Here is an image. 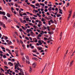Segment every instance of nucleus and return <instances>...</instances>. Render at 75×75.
<instances>
[{"label":"nucleus","mask_w":75,"mask_h":75,"mask_svg":"<svg viewBox=\"0 0 75 75\" xmlns=\"http://www.w3.org/2000/svg\"><path fill=\"white\" fill-rule=\"evenodd\" d=\"M16 41H17V43H18V44L20 45V41H19V40H18L17 39V40H16Z\"/></svg>","instance_id":"15"},{"label":"nucleus","mask_w":75,"mask_h":75,"mask_svg":"<svg viewBox=\"0 0 75 75\" xmlns=\"http://www.w3.org/2000/svg\"><path fill=\"white\" fill-rule=\"evenodd\" d=\"M33 52H37L36 50H34L33 51Z\"/></svg>","instance_id":"50"},{"label":"nucleus","mask_w":75,"mask_h":75,"mask_svg":"<svg viewBox=\"0 0 75 75\" xmlns=\"http://www.w3.org/2000/svg\"><path fill=\"white\" fill-rule=\"evenodd\" d=\"M30 69H29V72L30 73L32 71V68H31V66H30Z\"/></svg>","instance_id":"8"},{"label":"nucleus","mask_w":75,"mask_h":75,"mask_svg":"<svg viewBox=\"0 0 75 75\" xmlns=\"http://www.w3.org/2000/svg\"><path fill=\"white\" fill-rule=\"evenodd\" d=\"M27 33H30V30L29 29H27Z\"/></svg>","instance_id":"26"},{"label":"nucleus","mask_w":75,"mask_h":75,"mask_svg":"<svg viewBox=\"0 0 75 75\" xmlns=\"http://www.w3.org/2000/svg\"><path fill=\"white\" fill-rule=\"evenodd\" d=\"M7 17H10L11 16L9 14V13H8L7 14Z\"/></svg>","instance_id":"14"},{"label":"nucleus","mask_w":75,"mask_h":75,"mask_svg":"<svg viewBox=\"0 0 75 75\" xmlns=\"http://www.w3.org/2000/svg\"><path fill=\"white\" fill-rule=\"evenodd\" d=\"M25 57L27 59V60H29V57H28V56H26Z\"/></svg>","instance_id":"17"},{"label":"nucleus","mask_w":75,"mask_h":75,"mask_svg":"<svg viewBox=\"0 0 75 75\" xmlns=\"http://www.w3.org/2000/svg\"><path fill=\"white\" fill-rule=\"evenodd\" d=\"M15 34H16V35H17V36H18V34H17V32H15Z\"/></svg>","instance_id":"52"},{"label":"nucleus","mask_w":75,"mask_h":75,"mask_svg":"<svg viewBox=\"0 0 75 75\" xmlns=\"http://www.w3.org/2000/svg\"><path fill=\"white\" fill-rule=\"evenodd\" d=\"M4 64H5V65H7V62H4Z\"/></svg>","instance_id":"53"},{"label":"nucleus","mask_w":75,"mask_h":75,"mask_svg":"<svg viewBox=\"0 0 75 75\" xmlns=\"http://www.w3.org/2000/svg\"><path fill=\"white\" fill-rule=\"evenodd\" d=\"M26 20L28 22V21L29 20V18H26Z\"/></svg>","instance_id":"30"},{"label":"nucleus","mask_w":75,"mask_h":75,"mask_svg":"<svg viewBox=\"0 0 75 75\" xmlns=\"http://www.w3.org/2000/svg\"><path fill=\"white\" fill-rule=\"evenodd\" d=\"M68 52V50H67L66 52V54H65V55H67V54Z\"/></svg>","instance_id":"40"},{"label":"nucleus","mask_w":75,"mask_h":75,"mask_svg":"<svg viewBox=\"0 0 75 75\" xmlns=\"http://www.w3.org/2000/svg\"><path fill=\"white\" fill-rule=\"evenodd\" d=\"M20 42L21 43V44H23V41L22 40H20Z\"/></svg>","instance_id":"19"},{"label":"nucleus","mask_w":75,"mask_h":75,"mask_svg":"<svg viewBox=\"0 0 75 75\" xmlns=\"http://www.w3.org/2000/svg\"><path fill=\"white\" fill-rule=\"evenodd\" d=\"M32 59H34L35 61H37V60H38V59L35 57L33 58H32Z\"/></svg>","instance_id":"16"},{"label":"nucleus","mask_w":75,"mask_h":75,"mask_svg":"<svg viewBox=\"0 0 75 75\" xmlns=\"http://www.w3.org/2000/svg\"><path fill=\"white\" fill-rule=\"evenodd\" d=\"M51 8H52V7H50V8L48 9V10L49 11H51Z\"/></svg>","instance_id":"25"},{"label":"nucleus","mask_w":75,"mask_h":75,"mask_svg":"<svg viewBox=\"0 0 75 75\" xmlns=\"http://www.w3.org/2000/svg\"><path fill=\"white\" fill-rule=\"evenodd\" d=\"M40 37H37V39H38V40H41V39H40Z\"/></svg>","instance_id":"60"},{"label":"nucleus","mask_w":75,"mask_h":75,"mask_svg":"<svg viewBox=\"0 0 75 75\" xmlns=\"http://www.w3.org/2000/svg\"><path fill=\"white\" fill-rule=\"evenodd\" d=\"M40 4L41 6H45V4H41V3H40Z\"/></svg>","instance_id":"23"},{"label":"nucleus","mask_w":75,"mask_h":75,"mask_svg":"<svg viewBox=\"0 0 75 75\" xmlns=\"http://www.w3.org/2000/svg\"><path fill=\"white\" fill-rule=\"evenodd\" d=\"M18 66L19 67H21V65L19 63V62H18V61L17 64H16L15 66V69H17V67H18Z\"/></svg>","instance_id":"1"},{"label":"nucleus","mask_w":75,"mask_h":75,"mask_svg":"<svg viewBox=\"0 0 75 75\" xmlns=\"http://www.w3.org/2000/svg\"><path fill=\"white\" fill-rule=\"evenodd\" d=\"M4 17V18H5V19H6V20H7V18L6 16H3L2 17Z\"/></svg>","instance_id":"28"},{"label":"nucleus","mask_w":75,"mask_h":75,"mask_svg":"<svg viewBox=\"0 0 75 75\" xmlns=\"http://www.w3.org/2000/svg\"><path fill=\"white\" fill-rule=\"evenodd\" d=\"M52 10H53V11H54V10H55V8H52Z\"/></svg>","instance_id":"63"},{"label":"nucleus","mask_w":75,"mask_h":75,"mask_svg":"<svg viewBox=\"0 0 75 75\" xmlns=\"http://www.w3.org/2000/svg\"><path fill=\"white\" fill-rule=\"evenodd\" d=\"M71 14H69L68 18L67 19L68 20H69V18L71 17Z\"/></svg>","instance_id":"13"},{"label":"nucleus","mask_w":75,"mask_h":75,"mask_svg":"<svg viewBox=\"0 0 75 75\" xmlns=\"http://www.w3.org/2000/svg\"><path fill=\"white\" fill-rule=\"evenodd\" d=\"M36 65H37V64H36V63L35 62L33 63V64H32V67L33 68H35Z\"/></svg>","instance_id":"3"},{"label":"nucleus","mask_w":75,"mask_h":75,"mask_svg":"<svg viewBox=\"0 0 75 75\" xmlns=\"http://www.w3.org/2000/svg\"><path fill=\"white\" fill-rule=\"evenodd\" d=\"M41 21H45V20H44V19L43 18H42V19H41Z\"/></svg>","instance_id":"42"},{"label":"nucleus","mask_w":75,"mask_h":75,"mask_svg":"<svg viewBox=\"0 0 75 75\" xmlns=\"http://www.w3.org/2000/svg\"><path fill=\"white\" fill-rule=\"evenodd\" d=\"M29 24L30 25H31V26H33V24L31 23H30V22L29 23Z\"/></svg>","instance_id":"27"},{"label":"nucleus","mask_w":75,"mask_h":75,"mask_svg":"<svg viewBox=\"0 0 75 75\" xmlns=\"http://www.w3.org/2000/svg\"><path fill=\"white\" fill-rule=\"evenodd\" d=\"M23 16H27V14L25 12L23 13Z\"/></svg>","instance_id":"29"},{"label":"nucleus","mask_w":75,"mask_h":75,"mask_svg":"<svg viewBox=\"0 0 75 75\" xmlns=\"http://www.w3.org/2000/svg\"><path fill=\"white\" fill-rule=\"evenodd\" d=\"M11 21H12V20H9L8 21V23H10V22H11Z\"/></svg>","instance_id":"56"},{"label":"nucleus","mask_w":75,"mask_h":75,"mask_svg":"<svg viewBox=\"0 0 75 75\" xmlns=\"http://www.w3.org/2000/svg\"><path fill=\"white\" fill-rule=\"evenodd\" d=\"M38 50H42V47H40V48H38Z\"/></svg>","instance_id":"18"},{"label":"nucleus","mask_w":75,"mask_h":75,"mask_svg":"<svg viewBox=\"0 0 75 75\" xmlns=\"http://www.w3.org/2000/svg\"><path fill=\"white\" fill-rule=\"evenodd\" d=\"M8 64L10 67H12V66H13V64L11 62H9Z\"/></svg>","instance_id":"5"},{"label":"nucleus","mask_w":75,"mask_h":75,"mask_svg":"<svg viewBox=\"0 0 75 75\" xmlns=\"http://www.w3.org/2000/svg\"><path fill=\"white\" fill-rule=\"evenodd\" d=\"M72 10H71L70 12H69V13H70L69 14H70V15H71V13H72Z\"/></svg>","instance_id":"38"},{"label":"nucleus","mask_w":75,"mask_h":75,"mask_svg":"<svg viewBox=\"0 0 75 75\" xmlns=\"http://www.w3.org/2000/svg\"><path fill=\"white\" fill-rule=\"evenodd\" d=\"M20 72H22V73L23 72L22 69H20Z\"/></svg>","instance_id":"39"},{"label":"nucleus","mask_w":75,"mask_h":75,"mask_svg":"<svg viewBox=\"0 0 75 75\" xmlns=\"http://www.w3.org/2000/svg\"><path fill=\"white\" fill-rule=\"evenodd\" d=\"M42 43H43L44 45H47V43H46V42H44V41H42Z\"/></svg>","instance_id":"21"},{"label":"nucleus","mask_w":75,"mask_h":75,"mask_svg":"<svg viewBox=\"0 0 75 75\" xmlns=\"http://www.w3.org/2000/svg\"><path fill=\"white\" fill-rule=\"evenodd\" d=\"M59 11H60L59 12V13H60V14H62V10L61 9H59Z\"/></svg>","instance_id":"11"},{"label":"nucleus","mask_w":75,"mask_h":75,"mask_svg":"<svg viewBox=\"0 0 75 75\" xmlns=\"http://www.w3.org/2000/svg\"><path fill=\"white\" fill-rule=\"evenodd\" d=\"M20 21L22 23H23V24H25V23H26V21L25 20H24L23 21L21 19H20Z\"/></svg>","instance_id":"4"},{"label":"nucleus","mask_w":75,"mask_h":75,"mask_svg":"<svg viewBox=\"0 0 75 75\" xmlns=\"http://www.w3.org/2000/svg\"><path fill=\"white\" fill-rule=\"evenodd\" d=\"M50 26H47V30L49 31H50Z\"/></svg>","instance_id":"12"},{"label":"nucleus","mask_w":75,"mask_h":75,"mask_svg":"<svg viewBox=\"0 0 75 75\" xmlns=\"http://www.w3.org/2000/svg\"><path fill=\"white\" fill-rule=\"evenodd\" d=\"M33 56H34V57H37V56L35 54H33Z\"/></svg>","instance_id":"55"},{"label":"nucleus","mask_w":75,"mask_h":75,"mask_svg":"<svg viewBox=\"0 0 75 75\" xmlns=\"http://www.w3.org/2000/svg\"><path fill=\"white\" fill-rule=\"evenodd\" d=\"M15 72H16L17 73H18V71L17 70H15Z\"/></svg>","instance_id":"54"},{"label":"nucleus","mask_w":75,"mask_h":75,"mask_svg":"<svg viewBox=\"0 0 75 75\" xmlns=\"http://www.w3.org/2000/svg\"><path fill=\"white\" fill-rule=\"evenodd\" d=\"M36 54H37V55H39L40 54V53H39V52H36Z\"/></svg>","instance_id":"57"},{"label":"nucleus","mask_w":75,"mask_h":75,"mask_svg":"<svg viewBox=\"0 0 75 75\" xmlns=\"http://www.w3.org/2000/svg\"><path fill=\"white\" fill-rule=\"evenodd\" d=\"M48 7V6H45V8H47Z\"/></svg>","instance_id":"61"},{"label":"nucleus","mask_w":75,"mask_h":75,"mask_svg":"<svg viewBox=\"0 0 75 75\" xmlns=\"http://www.w3.org/2000/svg\"><path fill=\"white\" fill-rule=\"evenodd\" d=\"M19 31H22L23 32V30H22V29H19Z\"/></svg>","instance_id":"49"},{"label":"nucleus","mask_w":75,"mask_h":75,"mask_svg":"<svg viewBox=\"0 0 75 75\" xmlns=\"http://www.w3.org/2000/svg\"><path fill=\"white\" fill-rule=\"evenodd\" d=\"M45 12H47V11H48V10H47V9H45Z\"/></svg>","instance_id":"48"},{"label":"nucleus","mask_w":75,"mask_h":75,"mask_svg":"<svg viewBox=\"0 0 75 75\" xmlns=\"http://www.w3.org/2000/svg\"><path fill=\"white\" fill-rule=\"evenodd\" d=\"M57 17H61V15H59L58 14H57Z\"/></svg>","instance_id":"22"},{"label":"nucleus","mask_w":75,"mask_h":75,"mask_svg":"<svg viewBox=\"0 0 75 75\" xmlns=\"http://www.w3.org/2000/svg\"><path fill=\"white\" fill-rule=\"evenodd\" d=\"M30 6L33 7V8H35V6L34 5L30 4Z\"/></svg>","instance_id":"10"},{"label":"nucleus","mask_w":75,"mask_h":75,"mask_svg":"<svg viewBox=\"0 0 75 75\" xmlns=\"http://www.w3.org/2000/svg\"><path fill=\"white\" fill-rule=\"evenodd\" d=\"M35 40V41H34V42H38V40H37V39L35 38H34V39H33V40Z\"/></svg>","instance_id":"7"},{"label":"nucleus","mask_w":75,"mask_h":75,"mask_svg":"<svg viewBox=\"0 0 75 75\" xmlns=\"http://www.w3.org/2000/svg\"><path fill=\"white\" fill-rule=\"evenodd\" d=\"M1 48L2 50H2V51H3L4 52H6V50H5V48L4 47H1Z\"/></svg>","instance_id":"9"},{"label":"nucleus","mask_w":75,"mask_h":75,"mask_svg":"<svg viewBox=\"0 0 75 75\" xmlns=\"http://www.w3.org/2000/svg\"><path fill=\"white\" fill-rule=\"evenodd\" d=\"M33 27L34 28H35V29H36V26L34 25H33Z\"/></svg>","instance_id":"51"},{"label":"nucleus","mask_w":75,"mask_h":75,"mask_svg":"<svg viewBox=\"0 0 75 75\" xmlns=\"http://www.w3.org/2000/svg\"><path fill=\"white\" fill-rule=\"evenodd\" d=\"M37 37H38L39 38L41 37H42V35H40V34H39Z\"/></svg>","instance_id":"20"},{"label":"nucleus","mask_w":75,"mask_h":75,"mask_svg":"<svg viewBox=\"0 0 75 75\" xmlns=\"http://www.w3.org/2000/svg\"><path fill=\"white\" fill-rule=\"evenodd\" d=\"M0 24L1 25H3L4 24H3V23L1 22H0Z\"/></svg>","instance_id":"35"},{"label":"nucleus","mask_w":75,"mask_h":75,"mask_svg":"<svg viewBox=\"0 0 75 75\" xmlns=\"http://www.w3.org/2000/svg\"><path fill=\"white\" fill-rule=\"evenodd\" d=\"M51 23H54V21H53L52 20H51Z\"/></svg>","instance_id":"41"},{"label":"nucleus","mask_w":75,"mask_h":75,"mask_svg":"<svg viewBox=\"0 0 75 75\" xmlns=\"http://www.w3.org/2000/svg\"><path fill=\"white\" fill-rule=\"evenodd\" d=\"M48 2H47V1H45V4H46V5H47V4Z\"/></svg>","instance_id":"45"},{"label":"nucleus","mask_w":75,"mask_h":75,"mask_svg":"<svg viewBox=\"0 0 75 75\" xmlns=\"http://www.w3.org/2000/svg\"><path fill=\"white\" fill-rule=\"evenodd\" d=\"M35 6H40V4H39L37 3L35 4Z\"/></svg>","instance_id":"32"},{"label":"nucleus","mask_w":75,"mask_h":75,"mask_svg":"<svg viewBox=\"0 0 75 75\" xmlns=\"http://www.w3.org/2000/svg\"><path fill=\"white\" fill-rule=\"evenodd\" d=\"M30 34H31V35H33L34 34V33L33 32H30Z\"/></svg>","instance_id":"34"},{"label":"nucleus","mask_w":75,"mask_h":75,"mask_svg":"<svg viewBox=\"0 0 75 75\" xmlns=\"http://www.w3.org/2000/svg\"><path fill=\"white\" fill-rule=\"evenodd\" d=\"M3 25V27L4 28H6V26H5V24H4Z\"/></svg>","instance_id":"43"},{"label":"nucleus","mask_w":75,"mask_h":75,"mask_svg":"<svg viewBox=\"0 0 75 75\" xmlns=\"http://www.w3.org/2000/svg\"><path fill=\"white\" fill-rule=\"evenodd\" d=\"M25 58H23L22 59V60L23 61H25Z\"/></svg>","instance_id":"64"},{"label":"nucleus","mask_w":75,"mask_h":75,"mask_svg":"<svg viewBox=\"0 0 75 75\" xmlns=\"http://www.w3.org/2000/svg\"><path fill=\"white\" fill-rule=\"evenodd\" d=\"M55 10L56 11H58V8H56L55 9Z\"/></svg>","instance_id":"62"},{"label":"nucleus","mask_w":75,"mask_h":75,"mask_svg":"<svg viewBox=\"0 0 75 75\" xmlns=\"http://www.w3.org/2000/svg\"><path fill=\"white\" fill-rule=\"evenodd\" d=\"M75 12H74V14H73V18H75Z\"/></svg>","instance_id":"33"},{"label":"nucleus","mask_w":75,"mask_h":75,"mask_svg":"<svg viewBox=\"0 0 75 75\" xmlns=\"http://www.w3.org/2000/svg\"><path fill=\"white\" fill-rule=\"evenodd\" d=\"M3 57L4 58H7L6 56L5 55H4Z\"/></svg>","instance_id":"36"},{"label":"nucleus","mask_w":75,"mask_h":75,"mask_svg":"<svg viewBox=\"0 0 75 75\" xmlns=\"http://www.w3.org/2000/svg\"><path fill=\"white\" fill-rule=\"evenodd\" d=\"M25 38L27 40H29V38H27L26 37H25Z\"/></svg>","instance_id":"44"},{"label":"nucleus","mask_w":75,"mask_h":75,"mask_svg":"<svg viewBox=\"0 0 75 75\" xmlns=\"http://www.w3.org/2000/svg\"><path fill=\"white\" fill-rule=\"evenodd\" d=\"M28 0H25V3H28Z\"/></svg>","instance_id":"59"},{"label":"nucleus","mask_w":75,"mask_h":75,"mask_svg":"<svg viewBox=\"0 0 75 75\" xmlns=\"http://www.w3.org/2000/svg\"><path fill=\"white\" fill-rule=\"evenodd\" d=\"M4 37H5V40H7L8 39V37H7L6 36H4Z\"/></svg>","instance_id":"37"},{"label":"nucleus","mask_w":75,"mask_h":75,"mask_svg":"<svg viewBox=\"0 0 75 75\" xmlns=\"http://www.w3.org/2000/svg\"><path fill=\"white\" fill-rule=\"evenodd\" d=\"M37 31L39 33H40V30H37Z\"/></svg>","instance_id":"58"},{"label":"nucleus","mask_w":75,"mask_h":75,"mask_svg":"<svg viewBox=\"0 0 75 75\" xmlns=\"http://www.w3.org/2000/svg\"><path fill=\"white\" fill-rule=\"evenodd\" d=\"M63 9L64 11H65L66 10V8H65V6H63Z\"/></svg>","instance_id":"31"},{"label":"nucleus","mask_w":75,"mask_h":75,"mask_svg":"<svg viewBox=\"0 0 75 75\" xmlns=\"http://www.w3.org/2000/svg\"><path fill=\"white\" fill-rule=\"evenodd\" d=\"M2 14L4 16H5L6 15V13H5L4 11H2Z\"/></svg>","instance_id":"24"},{"label":"nucleus","mask_w":75,"mask_h":75,"mask_svg":"<svg viewBox=\"0 0 75 75\" xmlns=\"http://www.w3.org/2000/svg\"><path fill=\"white\" fill-rule=\"evenodd\" d=\"M21 55H22V56H23V55H24V53H23V52L21 53Z\"/></svg>","instance_id":"47"},{"label":"nucleus","mask_w":75,"mask_h":75,"mask_svg":"<svg viewBox=\"0 0 75 75\" xmlns=\"http://www.w3.org/2000/svg\"><path fill=\"white\" fill-rule=\"evenodd\" d=\"M26 62L28 64H30V60H26Z\"/></svg>","instance_id":"6"},{"label":"nucleus","mask_w":75,"mask_h":75,"mask_svg":"<svg viewBox=\"0 0 75 75\" xmlns=\"http://www.w3.org/2000/svg\"><path fill=\"white\" fill-rule=\"evenodd\" d=\"M42 40H39L38 41V43L36 44L38 46H39V45H42Z\"/></svg>","instance_id":"2"},{"label":"nucleus","mask_w":75,"mask_h":75,"mask_svg":"<svg viewBox=\"0 0 75 75\" xmlns=\"http://www.w3.org/2000/svg\"><path fill=\"white\" fill-rule=\"evenodd\" d=\"M41 52H44V50H42L40 51Z\"/></svg>","instance_id":"46"}]
</instances>
